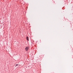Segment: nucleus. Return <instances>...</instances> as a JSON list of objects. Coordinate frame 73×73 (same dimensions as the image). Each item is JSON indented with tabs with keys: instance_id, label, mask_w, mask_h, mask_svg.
<instances>
[{
	"instance_id": "1",
	"label": "nucleus",
	"mask_w": 73,
	"mask_h": 73,
	"mask_svg": "<svg viewBox=\"0 0 73 73\" xmlns=\"http://www.w3.org/2000/svg\"><path fill=\"white\" fill-rule=\"evenodd\" d=\"M25 49L26 51H28V50L29 49V47H26Z\"/></svg>"
},
{
	"instance_id": "2",
	"label": "nucleus",
	"mask_w": 73,
	"mask_h": 73,
	"mask_svg": "<svg viewBox=\"0 0 73 73\" xmlns=\"http://www.w3.org/2000/svg\"><path fill=\"white\" fill-rule=\"evenodd\" d=\"M27 41H29V37L28 36L27 37Z\"/></svg>"
},
{
	"instance_id": "3",
	"label": "nucleus",
	"mask_w": 73,
	"mask_h": 73,
	"mask_svg": "<svg viewBox=\"0 0 73 73\" xmlns=\"http://www.w3.org/2000/svg\"><path fill=\"white\" fill-rule=\"evenodd\" d=\"M18 65H19V64H16L15 65V67H16V66H18Z\"/></svg>"
}]
</instances>
